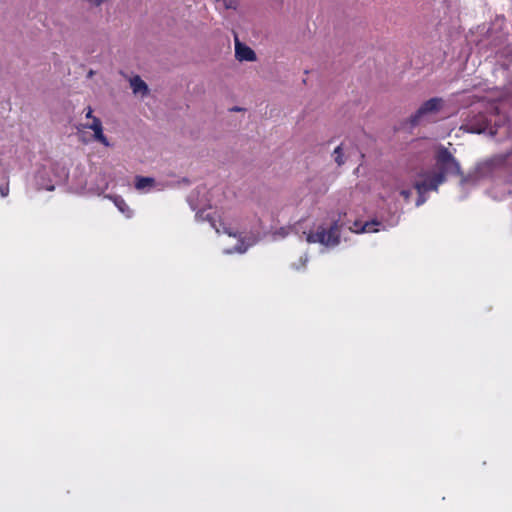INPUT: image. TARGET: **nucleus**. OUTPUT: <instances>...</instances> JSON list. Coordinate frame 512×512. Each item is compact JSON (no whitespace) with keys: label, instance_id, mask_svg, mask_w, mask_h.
I'll return each instance as SVG.
<instances>
[{"label":"nucleus","instance_id":"1","mask_svg":"<svg viewBox=\"0 0 512 512\" xmlns=\"http://www.w3.org/2000/svg\"><path fill=\"white\" fill-rule=\"evenodd\" d=\"M434 159L437 171L425 180L415 183V189L420 195L431 190L436 191L449 175L464 178L459 161L445 146L440 145L437 147Z\"/></svg>","mask_w":512,"mask_h":512},{"label":"nucleus","instance_id":"2","mask_svg":"<svg viewBox=\"0 0 512 512\" xmlns=\"http://www.w3.org/2000/svg\"><path fill=\"white\" fill-rule=\"evenodd\" d=\"M308 243H320L325 246L334 247L340 243V225L339 220H334L329 228L322 225L318 226L315 232L307 235Z\"/></svg>","mask_w":512,"mask_h":512},{"label":"nucleus","instance_id":"3","mask_svg":"<svg viewBox=\"0 0 512 512\" xmlns=\"http://www.w3.org/2000/svg\"><path fill=\"white\" fill-rule=\"evenodd\" d=\"M443 106V100L439 97L431 98L425 101L418 110L412 114L409 118V123L411 126H417L421 123V121L427 117L428 115L438 113Z\"/></svg>","mask_w":512,"mask_h":512},{"label":"nucleus","instance_id":"4","mask_svg":"<svg viewBox=\"0 0 512 512\" xmlns=\"http://www.w3.org/2000/svg\"><path fill=\"white\" fill-rule=\"evenodd\" d=\"M235 56L239 61H255V52L247 45L241 43L237 37H235Z\"/></svg>","mask_w":512,"mask_h":512},{"label":"nucleus","instance_id":"5","mask_svg":"<svg viewBox=\"0 0 512 512\" xmlns=\"http://www.w3.org/2000/svg\"><path fill=\"white\" fill-rule=\"evenodd\" d=\"M85 128L93 130L96 141L100 142L104 146H109L108 139L103 134V127L99 118L93 117L92 123L85 125Z\"/></svg>","mask_w":512,"mask_h":512},{"label":"nucleus","instance_id":"6","mask_svg":"<svg viewBox=\"0 0 512 512\" xmlns=\"http://www.w3.org/2000/svg\"><path fill=\"white\" fill-rule=\"evenodd\" d=\"M130 85L133 90V93L135 94L140 93L144 96L147 95L149 92L147 84L139 76H134L133 78H131Z\"/></svg>","mask_w":512,"mask_h":512},{"label":"nucleus","instance_id":"7","mask_svg":"<svg viewBox=\"0 0 512 512\" xmlns=\"http://www.w3.org/2000/svg\"><path fill=\"white\" fill-rule=\"evenodd\" d=\"M154 184V179L150 177H136L135 187L138 190L144 189L145 187L152 186Z\"/></svg>","mask_w":512,"mask_h":512},{"label":"nucleus","instance_id":"8","mask_svg":"<svg viewBox=\"0 0 512 512\" xmlns=\"http://www.w3.org/2000/svg\"><path fill=\"white\" fill-rule=\"evenodd\" d=\"M381 223L376 221V220H373V221H368L366 222L360 229L361 232H366V233H371V232H377L378 231V228L377 226H380ZM356 232H359L358 229L355 230Z\"/></svg>","mask_w":512,"mask_h":512},{"label":"nucleus","instance_id":"9","mask_svg":"<svg viewBox=\"0 0 512 512\" xmlns=\"http://www.w3.org/2000/svg\"><path fill=\"white\" fill-rule=\"evenodd\" d=\"M115 205L117 206V208L123 213L125 214L127 217H130L132 215V211L131 209L128 207V205L126 204V202L124 201V199L120 198V197H117L115 198Z\"/></svg>","mask_w":512,"mask_h":512},{"label":"nucleus","instance_id":"10","mask_svg":"<svg viewBox=\"0 0 512 512\" xmlns=\"http://www.w3.org/2000/svg\"><path fill=\"white\" fill-rule=\"evenodd\" d=\"M335 162L341 166L345 163L341 145L337 146L333 152Z\"/></svg>","mask_w":512,"mask_h":512},{"label":"nucleus","instance_id":"11","mask_svg":"<svg viewBox=\"0 0 512 512\" xmlns=\"http://www.w3.org/2000/svg\"><path fill=\"white\" fill-rule=\"evenodd\" d=\"M217 2H220L221 0H216ZM224 8L225 9H236L237 8V1L236 0H223Z\"/></svg>","mask_w":512,"mask_h":512},{"label":"nucleus","instance_id":"12","mask_svg":"<svg viewBox=\"0 0 512 512\" xmlns=\"http://www.w3.org/2000/svg\"><path fill=\"white\" fill-rule=\"evenodd\" d=\"M9 194V183L6 181L3 184H0V195L2 197H7Z\"/></svg>","mask_w":512,"mask_h":512},{"label":"nucleus","instance_id":"13","mask_svg":"<svg viewBox=\"0 0 512 512\" xmlns=\"http://www.w3.org/2000/svg\"><path fill=\"white\" fill-rule=\"evenodd\" d=\"M92 113H93L92 108H91V107H88V108H87L86 117H87V118H90V119H92V120H93V117H94V116L92 115Z\"/></svg>","mask_w":512,"mask_h":512},{"label":"nucleus","instance_id":"14","mask_svg":"<svg viewBox=\"0 0 512 512\" xmlns=\"http://www.w3.org/2000/svg\"><path fill=\"white\" fill-rule=\"evenodd\" d=\"M401 195L404 197V198H409L410 196V192L409 191H406V190H402L401 191Z\"/></svg>","mask_w":512,"mask_h":512},{"label":"nucleus","instance_id":"15","mask_svg":"<svg viewBox=\"0 0 512 512\" xmlns=\"http://www.w3.org/2000/svg\"><path fill=\"white\" fill-rule=\"evenodd\" d=\"M240 110H241V109H240V108H238V107H234V108H232V109H231V111H240Z\"/></svg>","mask_w":512,"mask_h":512},{"label":"nucleus","instance_id":"16","mask_svg":"<svg viewBox=\"0 0 512 512\" xmlns=\"http://www.w3.org/2000/svg\"><path fill=\"white\" fill-rule=\"evenodd\" d=\"M422 203H423V200H420V199H419V200L417 201V205H420V204H422Z\"/></svg>","mask_w":512,"mask_h":512}]
</instances>
